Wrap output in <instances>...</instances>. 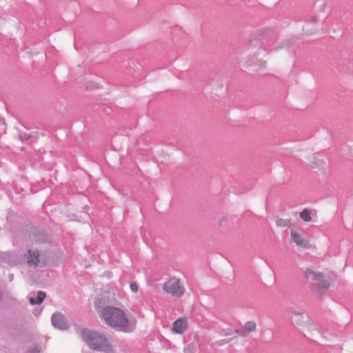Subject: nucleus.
Segmentation results:
<instances>
[{
	"mask_svg": "<svg viewBox=\"0 0 353 353\" xmlns=\"http://www.w3.org/2000/svg\"><path fill=\"white\" fill-rule=\"evenodd\" d=\"M103 319L111 327L117 328L123 332H130L133 329L123 310L108 306L102 312Z\"/></svg>",
	"mask_w": 353,
	"mask_h": 353,
	"instance_id": "f257e3e1",
	"label": "nucleus"
},
{
	"mask_svg": "<svg viewBox=\"0 0 353 353\" xmlns=\"http://www.w3.org/2000/svg\"><path fill=\"white\" fill-rule=\"evenodd\" d=\"M303 274L306 279L315 281L311 285L310 290L316 295H320L323 290L328 289L330 286L331 278L322 272L307 268Z\"/></svg>",
	"mask_w": 353,
	"mask_h": 353,
	"instance_id": "f03ea898",
	"label": "nucleus"
},
{
	"mask_svg": "<svg viewBox=\"0 0 353 353\" xmlns=\"http://www.w3.org/2000/svg\"><path fill=\"white\" fill-rule=\"evenodd\" d=\"M81 336L93 350L103 351L106 353L112 352V347L108 343L106 338L103 335L98 334L92 330H83L81 331Z\"/></svg>",
	"mask_w": 353,
	"mask_h": 353,
	"instance_id": "7ed1b4c3",
	"label": "nucleus"
},
{
	"mask_svg": "<svg viewBox=\"0 0 353 353\" xmlns=\"http://www.w3.org/2000/svg\"><path fill=\"white\" fill-rule=\"evenodd\" d=\"M163 291L174 297H181L185 292V286L180 278L175 276L168 279L163 284Z\"/></svg>",
	"mask_w": 353,
	"mask_h": 353,
	"instance_id": "20e7f679",
	"label": "nucleus"
},
{
	"mask_svg": "<svg viewBox=\"0 0 353 353\" xmlns=\"http://www.w3.org/2000/svg\"><path fill=\"white\" fill-rule=\"evenodd\" d=\"M290 243L296 245L300 249H308L311 247L309 240L303 234L296 230H291Z\"/></svg>",
	"mask_w": 353,
	"mask_h": 353,
	"instance_id": "39448f33",
	"label": "nucleus"
},
{
	"mask_svg": "<svg viewBox=\"0 0 353 353\" xmlns=\"http://www.w3.org/2000/svg\"><path fill=\"white\" fill-rule=\"evenodd\" d=\"M188 327V319L185 317L179 318L173 323L172 332L177 334H182L187 330Z\"/></svg>",
	"mask_w": 353,
	"mask_h": 353,
	"instance_id": "423d86ee",
	"label": "nucleus"
},
{
	"mask_svg": "<svg viewBox=\"0 0 353 353\" xmlns=\"http://www.w3.org/2000/svg\"><path fill=\"white\" fill-rule=\"evenodd\" d=\"M290 319L294 326L298 327L303 328L306 325H305L304 317L303 314L294 310L290 311Z\"/></svg>",
	"mask_w": 353,
	"mask_h": 353,
	"instance_id": "0eeeda50",
	"label": "nucleus"
},
{
	"mask_svg": "<svg viewBox=\"0 0 353 353\" xmlns=\"http://www.w3.org/2000/svg\"><path fill=\"white\" fill-rule=\"evenodd\" d=\"M52 323L55 327L60 330H65L68 327L64 316L60 313L54 314L52 316Z\"/></svg>",
	"mask_w": 353,
	"mask_h": 353,
	"instance_id": "6e6552de",
	"label": "nucleus"
},
{
	"mask_svg": "<svg viewBox=\"0 0 353 353\" xmlns=\"http://www.w3.org/2000/svg\"><path fill=\"white\" fill-rule=\"evenodd\" d=\"M27 262L30 265H38L40 261V254L37 250H28L26 255Z\"/></svg>",
	"mask_w": 353,
	"mask_h": 353,
	"instance_id": "1a4fd4ad",
	"label": "nucleus"
},
{
	"mask_svg": "<svg viewBox=\"0 0 353 353\" xmlns=\"http://www.w3.org/2000/svg\"><path fill=\"white\" fill-rule=\"evenodd\" d=\"M256 329V325L254 321H248L247 322L244 327L243 333H241V335L245 336L247 334L250 332H254Z\"/></svg>",
	"mask_w": 353,
	"mask_h": 353,
	"instance_id": "9d476101",
	"label": "nucleus"
},
{
	"mask_svg": "<svg viewBox=\"0 0 353 353\" xmlns=\"http://www.w3.org/2000/svg\"><path fill=\"white\" fill-rule=\"evenodd\" d=\"M45 298H46L45 292H43L42 291H39L37 293V296L36 299H34L33 297H30L29 299V301L32 305L41 304Z\"/></svg>",
	"mask_w": 353,
	"mask_h": 353,
	"instance_id": "9b49d317",
	"label": "nucleus"
},
{
	"mask_svg": "<svg viewBox=\"0 0 353 353\" xmlns=\"http://www.w3.org/2000/svg\"><path fill=\"white\" fill-rule=\"evenodd\" d=\"M311 210L309 209H304L300 213V217L304 222H310L312 220L311 217Z\"/></svg>",
	"mask_w": 353,
	"mask_h": 353,
	"instance_id": "f8f14e48",
	"label": "nucleus"
},
{
	"mask_svg": "<svg viewBox=\"0 0 353 353\" xmlns=\"http://www.w3.org/2000/svg\"><path fill=\"white\" fill-rule=\"evenodd\" d=\"M119 296L114 293L108 292L105 296L107 303H114L118 301Z\"/></svg>",
	"mask_w": 353,
	"mask_h": 353,
	"instance_id": "ddd939ff",
	"label": "nucleus"
},
{
	"mask_svg": "<svg viewBox=\"0 0 353 353\" xmlns=\"http://www.w3.org/2000/svg\"><path fill=\"white\" fill-rule=\"evenodd\" d=\"M196 351V345L194 343L189 344L184 348L185 353H195Z\"/></svg>",
	"mask_w": 353,
	"mask_h": 353,
	"instance_id": "4468645a",
	"label": "nucleus"
},
{
	"mask_svg": "<svg viewBox=\"0 0 353 353\" xmlns=\"http://www.w3.org/2000/svg\"><path fill=\"white\" fill-rule=\"evenodd\" d=\"M130 287L131 291L134 293H137L139 290V285L135 282H130Z\"/></svg>",
	"mask_w": 353,
	"mask_h": 353,
	"instance_id": "2eb2a0df",
	"label": "nucleus"
},
{
	"mask_svg": "<svg viewBox=\"0 0 353 353\" xmlns=\"http://www.w3.org/2000/svg\"><path fill=\"white\" fill-rule=\"evenodd\" d=\"M319 18L317 16H313L310 18V22L316 24L319 22Z\"/></svg>",
	"mask_w": 353,
	"mask_h": 353,
	"instance_id": "dca6fc26",
	"label": "nucleus"
},
{
	"mask_svg": "<svg viewBox=\"0 0 353 353\" xmlns=\"http://www.w3.org/2000/svg\"><path fill=\"white\" fill-rule=\"evenodd\" d=\"M311 330H312V331H313L314 332H319V330L317 329H316L315 327H311Z\"/></svg>",
	"mask_w": 353,
	"mask_h": 353,
	"instance_id": "f3484780",
	"label": "nucleus"
}]
</instances>
